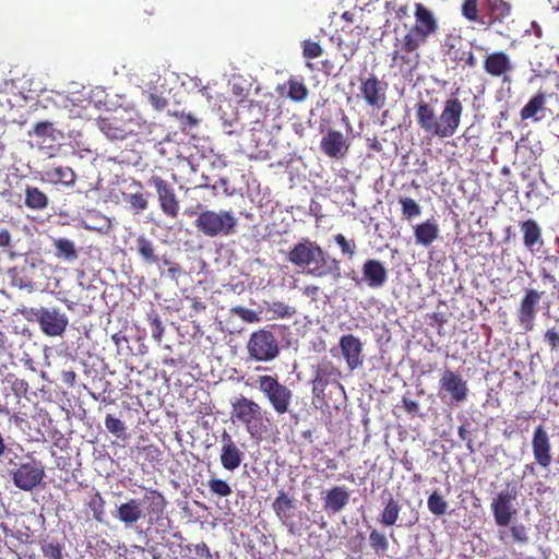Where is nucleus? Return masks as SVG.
<instances>
[{
  "label": "nucleus",
  "mask_w": 559,
  "mask_h": 559,
  "mask_svg": "<svg viewBox=\"0 0 559 559\" xmlns=\"http://www.w3.org/2000/svg\"><path fill=\"white\" fill-rule=\"evenodd\" d=\"M464 107L460 98L451 94L442 104L438 115L432 103L424 99L415 106L416 122L423 132L430 138L445 139L453 136L461 124Z\"/></svg>",
  "instance_id": "obj_1"
},
{
  "label": "nucleus",
  "mask_w": 559,
  "mask_h": 559,
  "mask_svg": "<svg viewBox=\"0 0 559 559\" xmlns=\"http://www.w3.org/2000/svg\"><path fill=\"white\" fill-rule=\"evenodd\" d=\"M287 260L304 273L312 277H341V261L331 257L320 245L309 238L293 246L287 253Z\"/></svg>",
  "instance_id": "obj_2"
},
{
  "label": "nucleus",
  "mask_w": 559,
  "mask_h": 559,
  "mask_svg": "<svg viewBox=\"0 0 559 559\" xmlns=\"http://www.w3.org/2000/svg\"><path fill=\"white\" fill-rule=\"evenodd\" d=\"M461 13L469 23L499 35H504L514 23L513 7L506 0H463Z\"/></svg>",
  "instance_id": "obj_3"
},
{
  "label": "nucleus",
  "mask_w": 559,
  "mask_h": 559,
  "mask_svg": "<svg viewBox=\"0 0 559 559\" xmlns=\"http://www.w3.org/2000/svg\"><path fill=\"white\" fill-rule=\"evenodd\" d=\"M230 419L235 424L245 427L252 438H261L270 426L267 412L262 406L243 395H239L231 402Z\"/></svg>",
  "instance_id": "obj_4"
},
{
  "label": "nucleus",
  "mask_w": 559,
  "mask_h": 559,
  "mask_svg": "<svg viewBox=\"0 0 559 559\" xmlns=\"http://www.w3.org/2000/svg\"><path fill=\"white\" fill-rule=\"evenodd\" d=\"M20 313L26 321L38 323L40 331L49 337L61 336L69 324L67 314L55 307H23L20 309Z\"/></svg>",
  "instance_id": "obj_5"
},
{
  "label": "nucleus",
  "mask_w": 559,
  "mask_h": 559,
  "mask_svg": "<svg viewBox=\"0 0 559 559\" xmlns=\"http://www.w3.org/2000/svg\"><path fill=\"white\" fill-rule=\"evenodd\" d=\"M237 222V217L231 211L222 210L215 212L213 210H205L198 215L194 225L204 236L214 238L234 234Z\"/></svg>",
  "instance_id": "obj_6"
},
{
  "label": "nucleus",
  "mask_w": 559,
  "mask_h": 559,
  "mask_svg": "<svg viewBox=\"0 0 559 559\" xmlns=\"http://www.w3.org/2000/svg\"><path fill=\"white\" fill-rule=\"evenodd\" d=\"M100 131L110 140H124L136 132L135 114L124 108L117 109L98 119Z\"/></svg>",
  "instance_id": "obj_7"
},
{
  "label": "nucleus",
  "mask_w": 559,
  "mask_h": 559,
  "mask_svg": "<svg viewBox=\"0 0 559 559\" xmlns=\"http://www.w3.org/2000/svg\"><path fill=\"white\" fill-rule=\"evenodd\" d=\"M425 43L405 33L396 38L394 50L391 56V67L399 68L401 72L412 73L420 62L419 48Z\"/></svg>",
  "instance_id": "obj_8"
},
{
  "label": "nucleus",
  "mask_w": 559,
  "mask_h": 559,
  "mask_svg": "<svg viewBox=\"0 0 559 559\" xmlns=\"http://www.w3.org/2000/svg\"><path fill=\"white\" fill-rule=\"evenodd\" d=\"M255 383L277 415H284L289 411L293 391L281 383L276 376H258Z\"/></svg>",
  "instance_id": "obj_9"
},
{
  "label": "nucleus",
  "mask_w": 559,
  "mask_h": 559,
  "mask_svg": "<svg viewBox=\"0 0 559 559\" xmlns=\"http://www.w3.org/2000/svg\"><path fill=\"white\" fill-rule=\"evenodd\" d=\"M518 493L516 486L508 483L506 488L492 498L490 509L497 526L508 527L518 514Z\"/></svg>",
  "instance_id": "obj_10"
},
{
  "label": "nucleus",
  "mask_w": 559,
  "mask_h": 559,
  "mask_svg": "<svg viewBox=\"0 0 559 559\" xmlns=\"http://www.w3.org/2000/svg\"><path fill=\"white\" fill-rule=\"evenodd\" d=\"M28 461L10 471L14 486L23 491H32L41 485L46 472L41 461L27 455Z\"/></svg>",
  "instance_id": "obj_11"
},
{
  "label": "nucleus",
  "mask_w": 559,
  "mask_h": 559,
  "mask_svg": "<svg viewBox=\"0 0 559 559\" xmlns=\"http://www.w3.org/2000/svg\"><path fill=\"white\" fill-rule=\"evenodd\" d=\"M247 350L250 358L255 361H271L278 356L280 344L273 332L260 329L251 333Z\"/></svg>",
  "instance_id": "obj_12"
},
{
  "label": "nucleus",
  "mask_w": 559,
  "mask_h": 559,
  "mask_svg": "<svg viewBox=\"0 0 559 559\" xmlns=\"http://www.w3.org/2000/svg\"><path fill=\"white\" fill-rule=\"evenodd\" d=\"M359 93L357 98L373 110H380L386 105L388 83L381 81L374 73L358 78Z\"/></svg>",
  "instance_id": "obj_13"
},
{
  "label": "nucleus",
  "mask_w": 559,
  "mask_h": 559,
  "mask_svg": "<svg viewBox=\"0 0 559 559\" xmlns=\"http://www.w3.org/2000/svg\"><path fill=\"white\" fill-rule=\"evenodd\" d=\"M544 292L535 288H525L516 309V322L525 332H532L538 312L539 301Z\"/></svg>",
  "instance_id": "obj_14"
},
{
  "label": "nucleus",
  "mask_w": 559,
  "mask_h": 559,
  "mask_svg": "<svg viewBox=\"0 0 559 559\" xmlns=\"http://www.w3.org/2000/svg\"><path fill=\"white\" fill-rule=\"evenodd\" d=\"M414 16L415 23L406 33L426 44L430 36L437 34L438 20L432 11L420 2L415 3Z\"/></svg>",
  "instance_id": "obj_15"
},
{
  "label": "nucleus",
  "mask_w": 559,
  "mask_h": 559,
  "mask_svg": "<svg viewBox=\"0 0 559 559\" xmlns=\"http://www.w3.org/2000/svg\"><path fill=\"white\" fill-rule=\"evenodd\" d=\"M148 185L154 187L156 191L162 212L170 218H176L179 214L180 205L171 185L157 175L150 178Z\"/></svg>",
  "instance_id": "obj_16"
},
{
  "label": "nucleus",
  "mask_w": 559,
  "mask_h": 559,
  "mask_svg": "<svg viewBox=\"0 0 559 559\" xmlns=\"http://www.w3.org/2000/svg\"><path fill=\"white\" fill-rule=\"evenodd\" d=\"M313 378L311 380L312 394L318 399H323L325 389L329 384L338 383L341 378L340 369L329 359H322L313 366Z\"/></svg>",
  "instance_id": "obj_17"
},
{
  "label": "nucleus",
  "mask_w": 559,
  "mask_h": 559,
  "mask_svg": "<svg viewBox=\"0 0 559 559\" xmlns=\"http://www.w3.org/2000/svg\"><path fill=\"white\" fill-rule=\"evenodd\" d=\"M484 71L491 78H502L503 82H509V74L513 70L512 61L509 55L502 50L487 53L483 61Z\"/></svg>",
  "instance_id": "obj_18"
},
{
  "label": "nucleus",
  "mask_w": 559,
  "mask_h": 559,
  "mask_svg": "<svg viewBox=\"0 0 559 559\" xmlns=\"http://www.w3.org/2000/svg\"><path fill=\"white\" fill-rule=\"evenodd\" d=\"M532 451L535 463L543 468H548L552 461L551 442L549 435L543 425H538L533 432Z\"/></svg>",
  "instance_id": "obj_19"
},
{
  "label": "nucleus",
  "mask_w": 559,
  "mask_h": 559,
  "mask_svg": "<svg viewBox=\"0 0 559 559\" xmlns=\"http://www.w3.org/2000/svg\"><path fill=\"white\" fill-rule=\"evenodd\" d=\"M524 248L532 254L542 252L545 246L542 226L533 218L519 222Z\"/></svg>",
  "instance_id": "obj_20"
},
{
  "label": "nucleus",
  "mask_w": 559,
  "mask_h": 559,
  "mask_svg": "<svg viewBox=\"0 0 559 559\" xmlns=\"http://www.w3.org/2000/svg\"><path fill=\"white\" fill-rule=\"evenodd\" d=\"M349 143L346 136L337 130H328L321 138L320 151L330 158H343L348 152Z\"/></svg>",
  "instance_id": "obj_21"
},
{
  "label": "nucleus",
  "mask_w": 559,
  "mask_h": 559,
  "mask_svg": "<svg viewBox=\"0 0 559 559\" xmlns=\"http://www.w3.org/2000/svg\"><path fill=\"white\" fill-rule=\"evenodd\" d=\"M440 388L450 394L452 402L460 404L468 396L467 382L457 373L447 369L440 378Z\"/></svg>",
  "instance_id": "obj_22"
},
{
  "label": "nucleus",
  "mask_w": 559,
  "mask_h": 559,
  "mask_svg": "<svg viewBox=\"0 0 559 559\" xmlns=\"http://www.w3.org/2000/svg\"><path fill=\"white\" fill-rule=\"evenodd\" d=\"M221 455L219 461L222 466L230 472L236 471L242 460H243V453L237 445V443L233 440V437L227 432L223 431L221 436Z\"/></svg>",
  "instance_id": "obj_23"
},
{
  "label": "nucleus",
  "mask_w": 559,
  "mask_h": 559,
  "mask_svg": "<svg viewBox=\"0 0 559 559\" xmlns=\"http://www.w3.org/2000/svg\"><path fill=\"white\" fill-rule=\"evenodd\" d=\"M338 345L349 370L362 366V343L357 336L353 334L342 335Z\"/></svg>",
  "instance_id": "obj_24"
},
{
  "label": "nucleus",
  "mask_w": 559,
  "mask_h": 559,
  "mask_svg": "<svg viewBox=\"0 0 559 559\" xmlns=\"http://www.w3.org/2000/svg\"><path fill=\"white\" fill-rule=\"evenodd\" d=\"M349 499L350 493L345 486H334L322 497L323 510L329 514L338 513L349 503Z\"/></svg>",
  "instance_id": "obj_25"
},
{
  "label": "nucleus",
  "mask_w": 559,
  "mask_h": 559,
  "mask_svg": "<svg viewBox=\"0 0 559 559\" xmlns=\"http://www.w3.org/2000/svg\"><path fill=\"white\" fill-rule=\"evenodd\" d=\"M362 280L370 288H380L388 281V271L384 264L376 259H368L362 264Z\"/></svg>",
  "instance_id": "obj_26"
},
{
  "label": "nucleus",
  "mask_w": 559,
  "mask_h": 559,
  "mask_svg": "<svg viewBox=\"0 0 559 559\" xmlns=\"http://www.w3.org/2000/svg\"><path fill=\"white\" fill-rule=\"evenodd\" d=\"M295 508L294 500L289 498L283 490L280 491L278 496L272 503V509L281 523L287 527V531L292 535H296V528L294 522L290 520L292 511Z\"/></svg>",
  "instance_id": "obj_27"
},
{
  "label": "nucleus",
  "mask_w": 559,
  "mask_h": 559,
  "mask_svg": "<svg viewBox=\"0 0 559 559\" xmlns=\"http://www.w3.org/2000/svg\"><path fill=\"white\" fill-rule=\"evenodd\" d=\"M115 516L127 527L133 526L143 518V510L140 500L132 498L127 502L121 503L117 508Z\"/></svg>",
  "instance_id": "obj_28"
},
{
  "label": "nucleus",
  "mask_w": 559,
  "mask_h": 559,
  "mask_svg": "<svg viewBox=\"0 0 559 559\" xmlns=\"http://www.w3.org/2000/svg\"><path fill=\"white\" fill-rule=\"evenodd\" d=\"M546 93L538 91L527 104L521 109L520 117L522 120L540 121L544 118L543 112L546 110Z\"/></svg>",
  "instance_id": "obj_29"
},
{
  "label": "nucleus",
  "mask_w": 559,
  "mask_h": 559,
  "mask_svg": "<svg viewBox=\"0 0 559 559\" xmlns=\"http://www.w3.org/2000/svg\"><path fill=\"white\" fill-rule=\"evenodd\" d=\"M46 180L52 185H62L64 187H73L76 175L69 166H52L44 171Z\"/></svg>",
  "instance_id": "obj_30"
},
{
  "label": "nucleus",
  "mask_w": 559,
  "mask_h": 559,
  "mask_svg": "<svg viewBox=\"0 0 559 559\" xmlns=\"http://www.w3.org/2000/svg\"><path fill=\"white\" fill-rule=\"evenodd\" d=\"M133 192H123V200L130 205L134 213H141L148 207L147 195L143 192V185L139 180H133L130 185Z\"/></svg>",
  "instance_id": "obj_31"
},
{
  "label": "nucleus",
  "mask_w": 559,
  "mask_h": 559,
  "mask_svg": "<svg viewBox=\"0 0 559 559\" xmlns=\"http://www.w3.org/2000/svg\"><path fill=\"white\" fill-rule=\"evenodd\" d=\"M416 242L425 247L430 246L439 236V227L436 222L427 219L414 227Z\"/></svg>",
  "instance_id": "obj_32"
},
{
  "label": "nucleus",
  "mask_w": 559,
  "mask_h": 559,
  "mask_svg": "<svg viewBox=\"0 0 559 559\" xmlns=\"http://www.w3.org/2000/svg\"><path fill=\"white\" fill-rule=\"evenodd\" d=\"M499 540L504 544L527 545L530 542L528 530L524 524L509 525L508 531H499Z\"/></svg>",
  "instance_id": "obj_33"
},
{
  "label": "nucleus",
  "mask_w": 559,
  "mask_h": 559,
  "mask_svg": "<svg viewBox=\"0 0 559 559\" xmlns=\"http://www.w3.org/2000/svg\"><path fill=\"white\" fill-rule=\"evenodd\" d=\"M402 506L397 499L389 493L388 499L384 501V507L379 515V522L383 526H393L400 518Z\"/></svg>",
  "instance_id": "obj_34"
},
{
  "label": "nucleus",
  "mask_w": 559,
  "mask_h": 559,
  "mask_svg": "<svg viewBox=\"0 0 559 559\" xmlns=\"http://www.w3.org/2000/svg\"><path fill=\"white\" fill-rule=\"evenodd\" d=\"M24 204L33 211H44L49 204L48 195L38 187L26 186Z\"/></svg>",
  "instance_id": "obj_35"
},
{
  "label": "nucleus",
  "mask_w": 559,
  "mask_h": 559,
  "mask_svg": "<svg viewBox=\"0 0 559 559\" xmlns=\"http://www.w3.org/2000/svg\"><path fill=\"white\" fill-rule=\"evenodd\" d=\"M218 554H212L205 542L187 544L181 547V559H217Z\"/></svg>",
  "instance_id": "obj_36"
},
{
  "label": "nucleus",
  "mask_w": 559,
  "mask_h": 559,
  "mask_svg": "<svg viewBox=\"0 0 559 559\" xmlns=\"http://www.w3.org/2000/svg\"><path fill=\"white\" fill-rule=\"evenodd\" d=\"M138 253L144 262L148 264L157 263L158 257L155 253L154 243L145 236L141 235L135 239Z\"/></svg>",
  "instance_id": "obj_37"
},
{
  "label": "nucleus",
  "mask_w": 559,
  "mask_h": 559,
  "mask_svg": "<svg viewBox=\"0 0 559 559\" xmlns=\"http://www.w3.org/2000/svg\"><path fill=\"white\" fill-rule=\"evenodd\" d=\"M265 310L267 313H271L270 319L272 320L289 319L297 312L295 307L289 306L283 301L265 302Z\"/></svg>",
  "instance_id": "obj_38"
},
{
  "label": "nucleus",
  "mask_w": 559,
  "mask_h": 559,
  "mask_svg": "<svg viewBox=\"0 0 559 559\" xmlns=\"http://www.w3.org/2000/svg\"><path fill=\"white\" fill-rule=\"evenodd\" d=\"M369 546L373 550V552L379 556L383 557L386 556L390 544L386 536L378 531L377 528H372L369 533Z\"/></svg>",
  "instance_id": "obj_39"
},
{
  "label": "nucleus",
  "mask_w": 559,
  "mask_h": 559,
  "mask_svg": "<svg viewBox=\"0 0 559 559\" xmlns=\"http://www.w3.org/2000/svg\"><path fill=\"white\" fill-rule=\"evenodd\" d=\"M53 247L56 249V257L63 258L69 261L78 259V252L73 241L66 238H58L53 240Z\"/></svg>",
  "instance_id": "obj_40"
},
{
  "label": "nucleus",
  "mask_w": 559,
  "mask_h": 559,
  "mask_svg": "<svg viewBox=\"0 0 559 559\" xmlns=\"http://www.w3.org/2000/svg\"><path fill=\"white\" fill-rule=\"evenodd\" d=\"M427 507L430 513L436 516H442L447 513L449 503L445 498L436 489L433 490L428 499Z\"/></svg>",
  "instance_id": "obj_41"
},
{
  "label": "nucleus",
  "mask_w": 559,
  "mask_h": 559,
  "mask_svg": "<svg viewBox=\"0 0 559 559\" xmlns=\"http://www.w3.org/2000/svg\"><path fill=\"white\" fill-rule=\"evenodd\" d=\"M288 92L287 97L294 102H304L309 94L307 86L302 81L296 78H289L287 81Z\"/></svg>",
  "instance_id": "obj_42"
},
{
  "label": "nucleus",
  "mask_w": 559,
  "mask_h": 559,
  "mask_svg": "<svg viewBox=\"0 0 559 559\" xmlns=\"http://www.w3.org/2000/svg\"><path fill=\"white\" fill-rule=\"evenodd\" d=\"M150 495L151 496L147 497L150 499L148 515L151 518L155 515L156 520H158L166 509L167 501L164 495L158 490H151Z\"/></svg>",
  "instance_id": "obj_43"
},
{
  "label": "nucleus",
  "mask_w": 559,
  "mask_h": 559,
  "mask_svg": "<svg viewBox=\"0 0 559 559\" xmlns=\"http://www.w3.org/2000/svg\"><path fill=\"white\" fill-rule=\"evenodd\" d=\"M105 427L108 432L118 439L126 440L128 438L124 423L111 414L106 415Z\"/></svg>",
  "instance_id": "obj_44"
},
{
  "label": "nucleus",
  "mask_w": 559,
  "mask_h": 559,
  "mask_svg": "<svg viewBox=\"0 0 559 559\" xmlns=\"http://www.w3.org/2000/svg\"><path fill=\"white\" fill-rule=\"evenodd\" d=\"M105 504H106V501L99 491H96L87 502V507L90 508V510L93 513V519L98 523L104 522Z\"/></svg>",
  "instance_id": "obj_45"
},
{
  "label": "nucleus",
  "mask_w": 559,
  "mask_h": 559,
  "mask_svg": "<svg viewBox=\"0 0 559 559\" xmlns=\"http://www.w3.org/2000/svg\"><path fill=\"white\" fill-rule=\"evenodd\" d=\"M399 203L402 207V215L404 218L411 221L421 214V206L412 198L401 197Z\"/></svg>",
  "instance_id": "obj_46"
},
{
  "label": "nucleus",
  "mask_w": 559,
  "mask_h": 559,
  "mask_svg": "<svg viewBox=\"0 0 559 559\" xmlns=\"http://www.w3.org/2000/svg\"><path fill=\"white\" fill-rule=\"evenodd\" d=\"M207 487L212 495H215L219 498H225L231 495V487L228 485L226 480L221 478H211L207 481Z\"/></svg>",
  "instance_id": "obj_47"
},
{
  "label": "nucleus",
  "mask_w": 559,
  "mask_h": 559,
  "mask_svg": "<svg viewBox=\"0 0 559 559\" xmlns=\"http://www.w3.org/2000/svg\"><path fill=\"white\" fill-rule=\"evenodd\" d=\"M63 544L59 542H49L41 545V551L46 559H62Z\"/></svg>",
  "instance_id": "obj_48"
},
{
  "label": "nucleus",
  "mask_w": 559,
  "mask_h": 559,
  "mask_svg": "<svg viewBox=\"0 0 559 559\" xmlns=\"http://www.w3.org/2000/svg\"><path fill=\"white\" fill-rule=\"evenodd\" d=\"M301 46H302V56L308 60L319 58L323 53V49H322L321 45L311 39H305L302 41Z\"/></svg>",
  "instance_id": "obj_49"
},
{
  "label": "nucleus",
  "mask_w": 559,
  "mask_h": 559,
  "mask_svg": "<svg viewBox=\"0 0 559 559\" xmlns=\"http://www.w3.org/2000/svg\"><path fill=\"white\" fill-rule=\"evenodd\" d=\"M53 124L49 121H40L35 123L33 129L28 131L29 136H36L39 139L51 138L53 135Z\"/></svg>",
  "instance_id": "obj_50"
},
{
  "label": "nucleus",
  "mask_w": 559,
  "mask_h": 559,
  "mask_svg": "<svg viewBox=\"0 0 559 559\" xmlns=\"http://www.w3.org/2000/svg\"><path fill=\"white\" fill-rule=\"evenodd\" d=\"M453 61L455 62H464V64L468 68H475L477 64V60L472 50L456 49L453 52Z\"/></svg>",
  "instance_id": "obj_51"
},
{
  "label": "nucleus",
  "mask_w": 559,
  "mask_h": 559,
  "mask_svg": "<svg viewBox=\"0 0 559 559\" xmlns=\"http://www.w3.org/2000/svg\"><path fill=\"white\" fill-rule=\"evenodd\" d=\"M334 241L341 248V251L344 255H347L349 259L354 257L356 250V245L354 241H348L342 234L335 235Z\"/></svg>",
  "instance_id": "obj_52"
},
{
  "label": "nucleus",
  "mask_w": 559,
  "mask_h": 559,
  "mask_svg": "<svg viewBox=\"0 0 559 559\" xmlns=\"http://www.w3.org/2000/svg\"><path fill=\"white\" fill-rule=\"evenodd\" d=\"M147 321L151 326L152 336L159 343L164 334V326L156 313L147 316Z\"/></svg>",
  "instance_id": "obj_53"
},
{
  "label": "nucleus",
  "mask_w": 559,
  "mask_h": 559,
  "mask_svg": "<svg viewBox=\"0 0 559 559\" xmlns=\"http://www.w3.org/2000/svg\"><path fill=\"white\" fill-rule=\"evenodd\" d=\"M544 341L551 352L557 350L559 348V331L556 328L548 329L544 334Z\"/></svg>",
  "instance_id": "obj_54"
},
{
  "label": "nucleus",
  "mask_w": 559,
  "mask_h": 559,
  "mask_svg": "<svg viewBox=\"0 0 559 559\" xmlns=\"http://www.w3.org/2000/svg\"><path fill=\"white\" fill-rule=\"evenodd\" d=\"M11 390L17 397L26 396L29 391V384L25 379L15 378L11 382Z\"/></svg>",
  "instance_id": "obj_55"
},
{
  "label": "nucleus",
  "mask_w": 559,
  "mask_h": 559,
  "mask_svg": "<svg viewBox=\"0 0 559 559\" xmlns=\"http://www.w3.org/2000/svg\"><path fill=\"white\" fill-rule=\"evenodd\" d=\"M233 312L246 322L253 323V322L259 321L258 314L255 313V311H253L251 309H247L243 307H236L233 309Z\"/></svg>",
  "instance_id": "obj_56"
},
{
  "label": "nucleus",
  "mask_w": 559,
  "mask_h": 559,
  "mask_svg": "<svg viewBox=\"0 0 559 559\" xmlns=\"http://www.w3.org/2000/svg\"><path fill=\"white\" fill-rule=\"evenodd\" d=\"M178 117L182 131H187L188 129L195 128L199 124V120L192 114H176Z\"/></svg>",
  "instance_id": "obj_57"
},
{
  "label": "nucleus",
  "mask_w": 559,
  "mask_h": 559,
  "mask_svg": "<svg viewBox=\"0 0 559 559\" xmlns=\"http://www.w3.org/2000/svg\"><path fill=\"white\" fill-rule=\"evenodd\" d=\"M143 453L145 455V460L150 462H159L162 459V451L158 447L154 444H150L143 448Z\"/></svg>",
  "instance_id": "obj_58"
},
{
  "label": "nucleus",
  "mask_w": 559,
  "mask_h": 559,
  "mask_svg": "<svg viewBox=\"0 0 559 559\" xmlns=\"http://www.w3.org/2000/svg\"><path fill=\"white\" fill-rule=\"evenodd\" d=\"M186 299L190 302V307L194 313H200L206 309L205 301L199 297L187 296Z\"/></svg>",
  "instance_id": "obj_59"
},
{
  "label": "nucleus",
  "mask_w": 559,
  "mask_h": 559,
  "mask_svg": "<svg viewBox=\"0 0 559 559\" xmlns=\"http://www.w3.org/2000/svg\"><path fill=\"white\" fill-rule=\"evenodd\" d=\"M403 407L408 414H416L419 411V404L418 402L411 400L409 397L404 396L403 400Z\"/></svg>",
  "instance_id": "obj_60"
},
{
  "label": "nucleus",
  "mask_w": 559,
  "mask_h": 559,
  "mask_svg": "<svg viewBox=\"0 0 559 559\" xmlns=\"http://www.w3.org/2000/svg\"><path fill=\"white\" fill-rule=\"evenodd\" d=\"M150 103L157 110H162L167 106L166 98H164L163 96H158L156 94L150 95Z\"/></svg>",
  "instance_id": "obj_61"
},
{
  "label": "nucleus",
  "mask_w": 559,
  "mask_h": 559,
  "mask_svg": "<svg viewBox=\"0 0 559 559\" xmlns=\"http://www.w3.org/2000/svg\"><path fill=\"white\" fill-rule=\"evenodd\" d=\"M163 262L164 264L170 265L169 269L167 270V273L168 276L171 277L173 280H176L182 273V269L179 264L170 263L167 259H164Z\"/></svg>",
  "instance_id": "obj_62"
},
{
  "label": "nucleus",
  "mask_w": 559,
  "mask_h": 559,
  "mask_svg": "<svg viewBox=\"0 0 559 559\" xmlns=\"http://www.w3.org/2000/svg\"><path fill=\"white\" fill-rule=\"evenodd\" d=\"M430 324L437 325L438 329H442L444 323L447 322L445 316L441 312H435L430 317Z\"/></svg>",
  "instance_id": "obj_63"
},
{
  "label": "nucleus",
  "mask_w": 559,
  "mask_h": 559,
  "mask_svg": "<svg viewBox=\"0 0 559 559\" xmlns=\"http://www.w3.org/2000/svg\"><path fill=\"white\" fill-rule=\"evenodd\" d=\"M11 246V234L8 229H0V248H8Z\"/></svg>",
  "instance_id": "obj_64"
}]
</instances>
